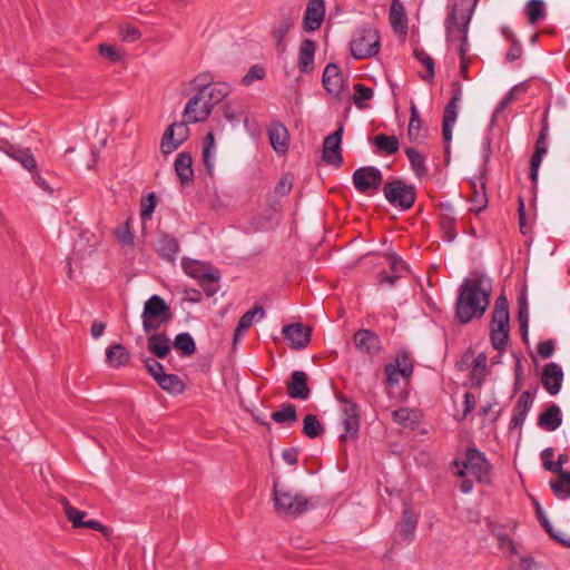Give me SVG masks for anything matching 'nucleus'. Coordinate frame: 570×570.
Returning a JSON list of instances; mask_svg holds the SVG:
<instances>
[{
  "label": "nucleus",
  "mask_w": 570,
  "mask_h": 570,
  "mask_svg": "<svg viewBox=\"0 0 570 570\" xmlns=\"http://www.w3.org/2000/svg\"><path fill=\"white\" fill-rule=\"evenodd\" d=\"M492 292L491 279L484 274L473 273L462 281L455 299V318L460 324H468L480 318L490 305Z\"/></svg>",
  "instance_id": "obj_1"
},
{
  "label": "nucleus",
  "mask_w": 570,
  "mask_h": 570,
  "mask_svg": "<svg viewBox=\"0 0 570 570\" xmlns=\"http://www.w3.org/2000/svg\"><path fill=\"white\" fill-rule=\"evenodd\" d=\"M229 92L225 82L210 83L194 95L185 106L183 117L188 122H200L206 120L215 105L219 104Z\"/></svg>",
  "instance_id": "obj_2"
},
{
  "label": "nucleus",
  "mask_w": 570,
  "mask_h": 570,
  "mask_svg": "<svg viewBox=\"0 0 570 570\" xmlns=\"http://www.w3.org/2000/svg\"><path fill=\"white\" fill-rule=\"evenodd\" d=\"M273 501L276 513L286 518H297L314 507L303 493H294L278 483H274Z\"/></svg>",
  "instance_id": "obj_3"
},
{
  "label": "nucleus",
  "mask_w": 570,
  "mask_h": 570,
  "mask_svg": "<svg viewBox=\"0 0 570 570\" xmlns=\"http://www.w3.org/2000/svg\"><path fill=\"white\" fill-rule=\"evenodd\" d=\"M509 302L504 295H500L495 302L490 323V338L492 346L502 352L509 342Z\"/></svg>",
  "instance_id": "obj_4"
},
{
  "label": "nucleus",
  "mask_w": 570,
  "mask_h": 570,
  "mask_svg": "<svg viewBox=\"0 0 570 570\" xmlns=\"http://www.w3.org/2000/svg\"><path fill=\"white\" fill-rule=\"evenodd\" d=\"M173 317L169 305L159 295L150 296L144 305L141 313L142 330L145 333L158 331Z\"/></svg>",
  "instance_id": "obj_5"
},
{
  "label": "nucleus",
  "mask_w": 570,
  "mask_h": 570,
  "mask_svg": "<svg viewBox=\"0 0 570 570\" xmlns=\"http://www.w3.org/2000/svg\"><path fill=\"white\" fill-rule=\"evenodd\" d=\"M382 191L389 204L401 210H409L416 200L415 186L401 178H394L385 183Z\"/></svg>",
  "instance_id": "obj_6"
},
{
  "label": "nucleus",
  "mask_w": 570,
  "mask_h": 570,
  "mask_svg": "<svg viewBox=\"0 0 570 570\" xmlns=\"http://www.w3.org/2000/svg\"><path fill=\"white\" fill-rule=\"evenodd\" d=\"M459 468L456 475L464 478L468 473L473 475L480 483L489 482L491 464L484 453L478 449H469L465 452L464 460L460 463L458 460L453 462Z\"/></svg>",
  "instance_id": "obj_7"
},
{
  "label": "nucleus",
  "mask_w": 570,
  "mask_h": 570,
  "mask_svg": "<svg viewBox=\"0 0 570 570\" xmlns=\"http://www.w3.org/2000/svg\"><path fill=\"white\" fill-rule=\"evenodd\" d=\"M479 0H460L445 20L446 36H466L469 23Z\"/></svg>",
  "instance_id": "obj_8"
},
{
  "label": "nucleus",
  "mask_w": 570,
  "mask_h": 570,
  "mask_svg": "<svg viewBox=\"0 0 570 570\" xmlns=\"http://www.w3.org/2000/svg\"><path fill=\"white\" fill-rule=\"evenodd\" d=\"M337 401L342 404L341 413L344 429L340 439L342 442L356 440L360 431V406L344 394L338 395Z\"/></svg>",
  "instance_id": "obj_9"
},
{
  "label": "nucleus",
  "mask_w": 570,
  "mask_h": 570,
  "mask_svg": "<svg viewBox=\"0 0 570 570\" xmlns=\"http://www.w3.org/2000/svg\"><path fill=\"white\" fill-rule=\"evenodd\" d=\"M352 180L358 193L373 195L383 183V174L374 166H364L353 173Z\"/></svg>",
  "instance_id": "obj_10"
},
{
  "label": "nucleus",
  "mask_w": 570,
  "mask_h": 570,
  "mask_svg": "<svg viewBox=\"0 0 570 570\" xmlns=\"http://www.w3.org/2000/svg\"><path fill=\"white\" fill-rule=\"evenodd\" d=\"M452 87V97L450 101L446 104L443 110V121H442V135L445 141H450L452 139V127L458 118V109L459 102L462 98V85L459 80H454L451 83Z\"/></svg>",
  "instance_id": "obj_11"
},
{
  "label": "nucleus",
  "mask_w": 570,
  "mask_h": 570,
  "mask_svg": "<svg viewBox=\"0 0 570 570\" xmlns=\"http://www.w3.org/2000/svg\"><path fill=\"white\" fill-rule=\"evenodd\" d=\"M187 124L189 122L184 118L183 122H174L167 127L160 142L163 154H171L188 138L189 129Z\"/></svg>",
  "instance_id": "obj_12"
},
{
  "label": "nucleus",
  "mask_w": 570,
  "mask_h": 570,
  "mask_svg": "<svg viewBox=\"0 0 570 570\" xmlns=\"http://www.w3.org/2000/svg\"><path fill=\"white\" fill-rule=\"evenodd\" d=\"M282 334L288 347L303 350L311 342L312 328L303 323H292L283 327Z\"/></svg>",
  "instance_id": "obj_13"
},
{
  "label": "nucleus",
  "mask_w": 570,
  "mask_h": 570,
  "mask_svg": "<svg viewBox=\"0 0 570 570\" xmlns=\"http://www.w3.org/2000/svg\"><path fill=\"white\" fill-rule=\"evenodd\" d=\"M343 131L344 128L342 125H340L333 134L325 137L323 142V160L326 164L333 165L337 168L343 164L341 149Z\"/></svg>",
  "instance_id": "obj_14"
},
{
  "label": "nucleus",
  "mask_w": 570,
  "mask_h": 570,
  "mask_svg": "<svg viewBox=\"0 0 570 570\" xmlns=\"http://www.w3.org/2000/svg\"><path fill=\"white\" fill-rule=\"evenodd\" d=\"M325 18L324 0H309L306 4L303 17V30L314 32L318 30Z\"/></svg>",
  "instance_id": "obj_15"
},
{
  "label": "nucleus",
  "mask_w": 570,
  "mask_h": 570,
  "mask_svg": "<svg viewBox=\"0 0 570 570\" xmlns=\"http://www.w3.org/2000/svg\"><path fill=\"white\" fill-rule=\"evenodd\" d=\"M268 140L278 155H285L289 146V134L286 126L279 120H273L267 126Z\"/></svg>",
  "instance_id": "obj_16"
},
{
  "label": "nucleus",
  "mask_w": 570,
  "mask_h": 570,
  "mask_svg": "<svg viewBox=\"0 0 570 570\" xmlns=\"http://www.w3.org/2000/svg\"><path fill=\"white\" fill-rule=\"evenodd\" d=\"M355 347L363 354L374 356L377 355L381 350V340L376 333L371 330H358L353 336Z\"/></svg>",
  "instance_id": "obj_17"
},
{
  "label": "nucleus",
  "mask_w": 570,
  "mask_h": 570,
  "mask_svg": "<svg viewBox=\"0 0 570 570\" xmlns=\"http://www.w3.org/2000/svg\"><path fill=\"white\" fill-rule=\"evenodd\" d=\"M380 48V38H352L350 42L351 53L358 60L376 56Z\"/></svg>",
  "instance_id": "obj_18"
},
{
  "label": "nucleus",
  "mask_w": 570,
  "mask_h": 570,
  "mask_svg": "<svg viewBox=\"0 0 570 570\" xmlns=\"http://www.w3.org/2000/svg\"><path fill=\"white\" fill-rule=\"evenodd\" d=\"M563 382L562 367L554 362L547 364L541 375V383L547 392L556 395L560 392Z\"/></svg>",
  "instance_id": "obj_19"
},
{
  "label": "nucleus",
  "mask_w": 570,
  "mask_h": 570,
  "mask_svg": "<svg viewBox=\"0 0 570 570\" xmlns=\"http://www.w3.org/2000/svg\"><path fill=\"white\" fill-rule=\"evenodd\" d=\"M307 381L308 376L305 372L294 371L286 383L288 396L296 400H307L311 394Z\"/></svg>",
  "instance_id": "obj_20"
},
{
  "label": "nucleus",
  "mask_w": 570,
  "mask_h": 570,
  "mask_svg": "<svg viewBox=\"0 0 570 570\" xmlns=\"http://www.w3.org/2000/svg\"><path fill=\"white\" fill-rule=\"evenodd\" d=\"M533 403V399L529 391H524L520 394L512 412L509 429L515 430L521 429L523 425L527 414L530 411Z\"/></svg>",
  "instance_id": "obj_21"
},
{
  "label": "nucleus",
  "mask_w": 570,
  "mask_h": 570,
  "mask_svg": "<svg viewBox=\"0 0 570 570\" xmlns=\"http://www.w3.org/2000/svg\"><path fill=\"white\" fill-rule=\"evenodd\" d=\"M389 20L391 27L397 36L407 33V16L403 3L400 0H393L390 6Z\"/></svg>",
  "instance_id": "obj_22"
},
{
  "label": "nucleus",
  "mask_w": 570,
  "mask_h": 570,
  "mask_svg": "<svg viewBox=\"0 0 570 570\" xmlns=\"http://www.w3.org/2000/svg\"><path fill=\"white\" fill-rule=\"evenodd\" d=\"M316 45L309 38H305L298 50L297 67L302 73H311L314 70V56Z\"/></svg>",
  "instance_id": "obj_23"
},
{
  "label": "nucleus",
  "mask_w": 570,
  "mask_h": 570,
  "mask_svg": "<svg viewBox=\"0 0 570 570\" xmlns=\"http://www.w3.org/2000/svg\"><path fill=\"white\" fill-rule=\"evenodd\" d=\"M417 521V517L413 512L412 508L410 505H405L399 523V535L403 541L410 543L414 540Z\"/></svg>",
  "instance_id": "obj_24"
},
{
  "label": "nucleus",
  "mask_w": 570,
  "mask_h": 570,
  "mask_svg": "<svg viewBox=\"0 0 570 570\" xmlns=\"http://www.w3.org/2000/svg\"><path fill=\"white\" fill-rule=\"evenodd\" d=\"M323 87L334 96H338L343 88V76L335 63H328L323 72Z\"/></svg>",
  "instance_id": "obj_25"
},
{
  "label": "nucleus",
  "mask_w": 570,
  "mask_h": 570,
  "mask_svg": "<svg viewBox=\"0 0 570 570\" xmlns=\"http://www.w3.org/2000/svg\"><path fill=\"white\" fill-rule=\"evenodd\" d=\"M3 151L13 160L18 161L29 173L37 169V160L30 148H22L18 145H8Z\"/></svg>",
  "instance_id": "obj_26"
},
{
  "label": "nucleus",
  "mask_w": 570,
  "mask_h": 570,
  "mask_svg": "<svg viewBox=\"0 0 570 570\" xmlns=\"http://www.w3.org/2000/svg\"><path fill=\"white\" fill-rule=\"evenodd\" d=\"M147 348L156 358H165L170 350L171 342L166 333H153L147 337Z\"/></svg>",
  "instance_id": "obj_27"
},
{
  "label": "nucleus",
  "mask_w": 570,
  "mask_h": 570,
  "mask_svg": "<svg viewBox=\"0 0 570 570\" xmlns=\"http://www.w3.org/2000/svg\"><path fill=\"white\" fill-rule=\"evenodd\" d=\"M562 424L561 410L557 404H551L538 417V425L546 431H556Z\"/></svg>",
  "instance_id": "obj_28"
},
{
  "label": "nucleus",
  "mask_w": 570,
  "mask_h": 570,
  "mask_svg": "<svg viewBox=\"0 0 570 570\" xmlns=\"http://www.w3.org/2000/svg\"><path fill=\"white\" fill-rule=\"evenodd\" d=\"M535 517L544 529V531L549 534V537L561 544L564 548H570V539L563 537L559 531H557L553 525L550 523L549 519L543 512L542 507L538 501H534Z\"/></svg>",
  "instance_id": "obj_29"
},
{
  "label": "nucleus",
  "mask_w": 570,
  "mask_h": 570,
  "mask_svg": "<svg viewBox=\"0 0 570 570\" xmlns=\"http://www.w3.org/2000/svg\"><path fill=\"white\" fill-rule=\"evenodd\" d=\"M175 171L183 185L193 181V158L189 153L183 151L177 155L175 160Z\"/></svg>",
  "instance_id": "obj_30"
},
{
  "label": "nucleus",
  "mask_w": 570,
  "mask_h": 570,
  "mask_svg": "<svg viewBox=\"0 0 570 570\" xmlns=\"http://www.w3.org/2000/svg\"><path fill=\"white\" fill-rule=\"evenodd\" d=\"M106 362L114 368L126 366L130 362V353L122 344L115 343L106 351Z\"/></svg>",
  "instance_id": "obj_31"
},
{
  "label": "nucleus",
  "mask_w": 570,
  "mask_h": 570,
  "mask_svg": "<svg viewBox=\"0 0 570 570\" xmlns=\"http://www.w3.org/2000/svg\"><path fill=\"white\" fill-rule=\"evenodd\" d=\"M179 243L175 237L163 235L158 239L157 252L166 261L174 263L179 253Z\"/></svg>",
  "instance_id": "obj_32"
},
{
  "label": "nucleus",
  "mask_w": 570,
  "mask_h": 570,
  "mask_svg": "<svg viewBox=\"0 0 570 570\" xmlns=\"http://www.w3.org/2000/svg\"><path fill=\"white\" fill-rule=\"evenodd\" d=\"M413 57L425 68V73L421 75V79L424 81H432L435 76L434 60L422 47H420L417 41L413 43Z\"/></svg>",
  "instance_id": "obj_33"
},
{
  "label": "nucleus",
  "mask_w": 570,
  "mask_h": 570,
  "mask_svg": "<svg viewBox=\"0 0 570 570\" xmlns=\"http://www.w3.org/2000/svg\"><path fill=\"white\" fill-rule=\"evenodd\" d=\"M264 315L265 309L262 306H255L254 308L243 314L235 328L234 341H236L240 335H243L250 328L256 316H258V318H263Z\"/></svg>",
  "instance_id": "obj_34"
},
{
  "label": "nucleus",
  "mask_w": 570,
  "mask_h": 570,
  "mask_svg": "<svg viewBox=\"0 0 570 570\" xmlns=\"http://www.w3.org/2000/svg\"><path fill=\"white\" fill-rule=\"evenodd\" d=\"M156 383L161 390L170 394H180L185 391V383L176 374L161 373Z\"/></svg>",
  "instance_id": "obj_35"
},
{
  "label": "nucleus",
  "mask_w": 570,
  "mask_h": 570,
  "mask_svg": "<svg viewBox=\"0 0 570 570\" xmlns=\"http://www.w3.org/2000/svg\"><path fill=\"white\" fill-rule=\"evenodd\" d=\"M404 153L410 161L411 168L414 171V174L419 178L424 177L428 174V168L425 165L426 157L415 148L411 147L406 148Z\"/></svg>",
  "instance_id": "obj_36"
},
{
  "label": "nucleus",
  "mask_w": 570,
  "mask_h": 570,
  "mask_svg": "<svg viewBox=\"0 0 570 570\" xmlns=\"http://www.w3.org/2000/svg\"><path fill=\"white\" fill-rule=\"evenodd\" d=\"M558 479L550 481V488L553 494L560 500L570 498V472L557 473Z\"/></svg>",
  "instance_id": "obj_37"
},
{
  "label": "nucleus",
  "mask_w": 570,
  "mask_h": 570,
  "mask_svg": "<svg viewBox=\"0 0 570 570\" xmlns=\"http://www.w3.org/2000/svg\"><path fill=\"white\" fill-rule=\"evenodd\" d=\"M214 157H215V136L209 131L203 141V163L209 175L214 170Z\"/></svg>",
  "instance_id": "obj_38"
},
{
  "label": "nucleus",
  "mask_w": 570,
  "mask_h": 570,
  "mask_svg": "<svg viewBox=\"0 0 570 570\" xmlns=\"http://www.w3.org/2000/svg\"><path fill=\"white\" fill-rule=\"evenodd\" d=\"M303 434L306 435L309 439H316L324 434L325 428L320 422L317 415L315 414H307L305 415L303 420Z\"/></svg>",
  "instance_id": "obj_39"
},
{
  "label": "nucleus",
  "mask_w": 570,
  "mask_h": 570,
  "mask_svg": "<svg viewBox=\"0 0 570 570\" xmlns=\"http://www.w3.org/2000/svg\"><path fill=\"white\" fill-rule=\"evenodd\" d=\"M276 423L293 424L297 421L296 406L292 403H283L277 411L271 415Z\"/></svg>",
  "instance_id": "obj_40"
},
{
  "label": "nucleus",
  "mask_w": 570,
  "mask_h": 570,
  "mask_svg": "<svg viewBox=\"0 0 570 570\" xmlns=\"http://www.w3.org/2000/svg\"><path fill=\"white\" fill-rule=\"evenodd\" d=\"M220 273L216 268H209L207 274L198 282L205 294L210 297L219 291L218 282Z\"/></svg>",
  "instance_id": "obj_41"
},
{
  "label": "nucleus",
  "mask_w": 570,
  "mask_h": 570,
  "mask_svg": "<svg viewBox=\"0 0 570 570\" xmlns=\"http://www.w3.org/2000/svg\"><path fill=\"white\" fill-rule=\"evenodd\" d=\"M181 267L184 269V272L197 279L198 282L207 274V272L209 271V268L206 267V265L199 261H196V259H191V258H187V257H184L183 261H181Z\"/></svg>",
  "instance_id": "obj_42"
},
{
  "label": "nucleus",
  "mask_w": 570,
  "mask_h": 570,
  "mask_svg": "<svg viewBox=\"0 0 570 570\" xmlns=\"http://www.w3.org/2000/svg\"><path fill=\"white\" fill-rule=\"evenodd\" d=\"M374 145L380 151L385 153L386 155H393L399 150L400 144L399 139L394 135H384L379 134L374 138Z\"/></svg>",
  "instance_id": "obj_43"
},
{
  "label": "nucleus",
  "mask_w": 570,
  "mask_h": 570,
  "mask_svg": "<svg viewBox=\"0 0 570 570\" xmlns=\"http://www.w3.org/2000/svg\"><path fill=\"white\" fill-rule=\"evenodd\" d=\"M173 345L176 350L180 351L183 356H190L196 352L195 341L187 332L177 334Z\"/></svg>",
  "instance_id": "obj_44"
},
{
  "label": "nucleus",
  "mask_w": 570,
  "mask_h": 570,
  "mask_svg": "<svg viewBox=\"0 0 570 570\" xmlns=\"http://www.w3.org/2000/svg\"><path fill=\"white\" fill-rule=\"evenodd\" d=\"M393 364L403 372V379L409 381L414 370L412 354L406 350L397 352L395 363Z\"/></svg>",
  "instance_id": "obj_45"
},
{
  "label": "nucleus",
  "mask_w": 570,
  "mask_h": 570,
  "mask_svg": "<svg viewBox=\"0 0 570 570\" xmlns=\"http://www.w3.org/2000/svg\"><path fill=\"white\" fill-rule=\"evenodd\" d=\"M530 23L534 24L546 16L544 2L542 0H530L524 8Z\"/></svg>",
  "instance_id": "obj_46"
},
{
  "label": "nucleus",
  "mask_w": 570,
  "mask_h": 570,
  "mask_svg": "<svg viewBox=\"0 0 570 570\" xmlns=\"http://www.w3.org/2000/svg\"><path fill=\"white\" fill-rule=\"evenodd\" d=\"M373 95L374 92L372 88L357 82L354 85V94L352 99L358 109H365L367 107L366 101L371 100Z\"/></svg>",
  "instance_id": "obj_47"
},
{
  "label": "nucleus",
  "mask_w": 570,
  "mask_h": 570,
  "mask_svg": "<svg viewBox=\"0 0 570 570\" xmlns=\"http://www.w3.org/2000/svg\"><path fill=\"white\" fill-rule=\"evenodd\" d=\"M487 361L488 358L483 353L474 358L471 371V380L474 385H481L483 383L487 373Z\"/></svg>",
  "instance_id": "obj_48"
},
{
  "label": "nucleus",
  "mask_w": 570,
  "mask_h": 570,
  "mask_svg": "<svg viewBox=\"0 0 570 570\" xmlns=\"http://www.w3.org/2000/svg\"><path fill=\"white\" fill-rule=\"evenodd\" d=\"M421 128H422V120L420 117V112L414 105V102H411L410 106V122L407 128V135L410 139L417 140L421 137Z\"/></svg>",
  "instance_id": "obj_49"
},
{
  "label": "nucleus",
  "mask_w": 570,
  "mask_h": 570,
  "mask_svg": "<svg viewBox=\"0 0 570 570\" xmlns=\"http://www.w3.org/2000/svg\"><path fill=\"white\" fill-rule=\"evenodd\" d=\"M63 512L66 513L68 520L72 523L75 528L82 527V518L86 515V512L73 508L67 498H61L59 500Z\"/></svg>",
  "instance_id": "obj_50"
},
{
  "label": "nucleus",
  "mask_w": 570,
  "mask_h": 570,
  "mask_svg": "<svg viewBox=\"0 0 570 570\" xmlns=\"http://www.w3.org/2000/svg\"><path fill=\"white\" fill-rule=\"evenodd\" d=\"M472 187H473V195L470 198V202L473 204V207L471 210L479 214L488 205V197H487V193H485V183L481 181L480 189H476L475 183H472Z\"/></svg>",
  "instance_id": "obj_51"
},
{
  "label": "nucleus",
  "mask_w": 570,
  "mask_h": 570,
  "mask_svg": "<svg viewBox=\"0 0 570 570\" xmlns=\"http://www.w3.org/2000/svg\"><path fill=\"white\" fill-rule=\"evenodd\" d=\"M440 227L443 232V239L445 242H453L456 237V217L455 216H446L440 215L439 218Z\"/></svg>",
  "instance_id": "obj_52"
},
{
  "label": "nucleus",
  "mask_w": 570,
  "mask_h": 570,
  "mask_svg": "<svg viewBox=\"0 0 570 570\" xmlns=\"http://www.w3.org/2000/svg\"><path fill=\"white\" fill-rule=\"evenodd\" d=\"M157 205V198L154 193L147 195L140 202V217L142 222L151 219L153 213Z\"/></svg>",
  "instance_id": "obj_53"
},
{
  "label": "nucleus",
  "mask_w": 570,
  "mask_h": 570,
  "mask_svg": "<svg viewBox=\"0 0 570 570\" xmlns=\"http://www.w3.org/2000/svg\"><path fill=\"white\" fill-rule=\"evenodd\" d=\"M142 362L145 364L147 372L155 381H157V379L161 375V373H165L163 364L160 362H158L156 358L144 357Z\"/></svg>",
  "instance_id": "obj_54"
},
{
  "label": "nucleus",
  "mask_w": 570,
  "mask_h": 570,
  "mask_svg": "<svg viewBox=\"0 0 570 570\" xmlns=\"http://www.w3.org/2000/svg\"><path fill=\"white\" fill-rule=\"evenodd\" d=\"M265 77V70L258 65H254L249 68L247 73L243 77L242 83L250 86L255 80H262Z\"/></svg>",
  "instance_id": "obj_55"
},
{
  "label": "nucleus",
  "mask_w": 570,
  "mask_h": 570,
  "mask_svg": "<svg viewBox=\"0 0 570 570\" xmlns=\"http://www.w3.org/2000/svg\"><path fill=\"white\" fill-rule=\"evenodd\" d=\"M292 187L293 176L291 174H284L275 185L274 190L279 196H286L291 193Z\"/></svg>",
  "instance_id": "obj_56"
},
{
  "label": "nucleus",
  "mask_w": 570,
  "mask_h": 570,
  "mask_svg": "<svg viewBox=\"0 0 570 570\" xmlns=\"http://www.w3.org/2000/svg\"><path fill=\"white\" fill-rule=\"evenodd\" d=\"M384 373L386 376V382L391 386L399 384L400 377H403V372L393 363H389L385 365Z\"/></svg>",
  "instance_id": "obj_57"
},
{
  "label": "nucleus",
  "mask_w": 570,
  "mask_h": 570,
  "mask_svg": "<svg viewBox=\"0 0 570 570\" xmlns=\"http://www.w3.org/2000/svg\"><path fill=\"white\" fill-rule=\"evenodd\" d=\"M511 40L510 47L505 53V60L508 62L515 61L522 57L523 48L517 38H509Z\"/></svg>",
  "instance_id": "obj_58"
},
{
  "label": "nucleus",
  "mask_w": 570,
  "mask_h": 570,
  "mask_svg": "<svg viewBox=\"0 0 570 570\" xmlns=\"http://www.w3.org/2000/svg\"><path fill=\"white\" fill-rule=\"evenodd\" d=\"M98 50L102 57L111 62H118L121 59V55L115 46L100 43Z\"/></svg>",
  "instance_id": "obj_59"
},
{
  "label": "nucleus",
  "mask_w": 570,
  "mask_h": 570,
  "mask_svg": "<svg viewBox=\"0 0 570 570\" xmlns=\"http://www.w3.org/2000/svg\"><path fill=\"white\" fill-rule=\"evenodd\" d=\"M568 461H569V456L567 454L562 453V454H559L558 460L556 462L554 461H546L544 469L552 473L566 472L562 469V466H563V464L568 463Z\"/></svg>",
  "instance_id": "obj_60"
},
{
  "label": "nucleus",
  "mask_w": 570,
  "mask_h": 570,
  "mask_svg": "<svg viewBox=\"0 0 570 570\" xmlns=\"http://www.w3.org/2000/svg\"><path fill=\"white\" fill-rule=\"evenodd\" d=\"M544 155L539 153H533L530 159V179L533 184H537L538 181V173L540 165L542 163Z\"/></svg>",
  "instance_id": "obj_61"
},
{
  "label": "nucleus",
  "mask_w": 570,
  "mask_h": 570,
  "mask_svg": "<svg viewBox=\"0 0 570 570\" xmlns=\"http://www.w3.org/2000/svg\"><path fill=\"white\" fill-rule=\"evenodd\" d=\"M556 350V343L553 340H546L539 342L537 346L538 354L543 358H549L552 356Z\"/></svg>",
  "instance_id": "obj_62"
},
{
  "label": "nucleus",
  "mask_w": 570,
  "mask_h": 570,
  "mask_svg": "<svg viewBox=\"0 0 570 570\" xmlns=\"http://www.w3.org/2000/svg\"><path fill=\"white\" fill-rule=\"evenodd\" d=\"M401 278V275L400 274H393V273H387L386 271H381L379 274H377V284L380 286H394L396 284V282Z\"/></svg>",
  "instance_id": "obj_63"
},
{
  "label": "nucleus",
  "mask_w": 570,
  "mask_h": 570,
  "mask_svg": "<svg viewBox=\"0 0 570 570\" xmlns=\"http://www.w3.org/2000/svg\"><path fill=\"white\" fill-rule=\"evenodd\" d=\"M520 567L522 570H546L534 558L523 556L520 558Z\"/></svg>",
  "instance_id": "obj_64"
}]
</instances>
